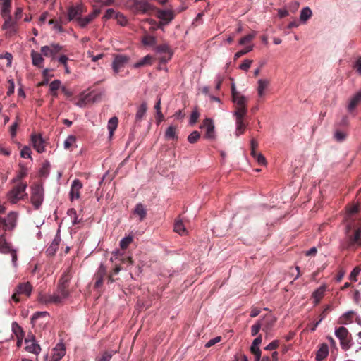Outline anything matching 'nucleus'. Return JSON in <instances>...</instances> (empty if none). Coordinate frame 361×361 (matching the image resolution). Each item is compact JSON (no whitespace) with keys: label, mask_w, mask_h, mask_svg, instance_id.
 Masks as SVG:
<instances>
[{"label":"nucleus","mask_w":361,"mask_h":361,"mask_svg":"<svg viewBox=\"0 0 361 361\" xmlns=\"http://www.w3.org/2000/svg\"><path fill=\"white\" fill-rule=\"evenodd\" d=\"M129 59L130 58L128 56L122 54H117L114 56V59L112 62V69L115 76L123 69L128 63Z\"/></svg>","instance_id":"10"},{"label":"nucleus","mask_w":361,"mask_h":361,"mask_svg":"<svg viewBox=\"0 0 361 361\" xmlns=\"http://www.w3.org/2000/svg\"><path fill=\"white\" fill-rule=\"evenodd\" d=\"M253 49V46L252 45H250V46H247L245 48H244L243 49L238 51L237 53H235V56H234V59H237L240 57H241L242 56L246 54L247 53L251 51Z\"/></svg>","instance_id":"46"},{"label":"nucleus","mask_w":361,"mask_h":361,"mask_svg":"<svg viewBox=\"0 0 361 361\" xmlns=\"http://www.w3.org/2000/svg\"><path fill=\"white\" fill-rule=\"evenodd\" d=\"M11 8V0H3L1 13L4 18L10 16Z\"/></svg>","instance_id":"29"},{"label":"nucleus","mask_w":361,"mask_h":361,"mask_svg":"<svg viewBox=\"0 0 361 361\" xmlns=\"http://www.w3.org/2000/svg\"><path fill=\"white\" fill-rule=\"evenodd\" d=\"M51 361H60L66 354V348L63 344H57L53 350Z\"/></svg>","instance_id":"20"},{"label":"nucleus","mask_w":361,"mask_h":361,"mask_svg":"<svg viewBox=\"0 0 361 361\" xmlns=\"http://www.w3.org/2000/svg\"><path fill=\"white\" fill-rule=\"evenodd\" d=\"M355 315V312L354 311H348L339 318L338 323L341 324H348L351 323Z\"/></svg>","instance_id":"25"},{"label":"nucleus","mask_w":361,"mask_h":361,"mask_svg":"<svg viewBox=\"0 0 361 361\" xmlns=\"http://www.w3.org/2000/svg\"><path fill=\"white\" fill-rule=\"evenodd\" d=\"M361 102V90L357 92L350 100L348 105V110L352 112L355 109L358 104Z\"/></svg>","instance_id":"22"},{"label":"nucleus","mask_w":361,"mask_h":361,"mask_svg":"<svg viewBox=\"0 0 361 361\" xmlns=\"http://www.w3.org/2000/svg\"><path fill=\"white\" fill-rule=\"evenodd\" d=\"M91 22L92 21L90 20L87 16L84 18H82L81 16L78 20V24L82 28L85 27Z\"/></svg>","instance_id":"52"},{"label":"nucleus","mask_w":361,"mask_h":361,"mask_svg":"<svg viewBox=\"0 0 361 361\" xmlns=\"http://www.w3.org/2000/svg\"><path fill=\"white\" fill-rule=\"evenodd\" d=\"M63 50V47L59 44H51L41 47L42 54L46 57H51V60H54L56 55Z\"/></svg>","instance_id":"11"},{"label":"nucleus","mask_w":361,"mask_h":361,"mask_svg":"<svg viewBox=\"0 0 361 361\" xmlns=\"http://www.w3.org/2000/svg\"><path fill=\"white\" fill-rule=\"evenodd\" d=\"M31 58H32V64L35 66H37L38 68L42 67L44 59L42 56L41 54L32 50L31 51Z\"/></svg>","instance_id":"24"},{"label":"nucleus","mask_w":361,"mask_h":361,"mask_svg":"<svg viewBox=\"0 0 361 361\" xmlns=\"http://www.w3.org/2000/svg\"><path fill=\"white\" fill-rule=\"evenodd\" d=\"M73 274V269L70 266L59 279L56 291L52 295L42 296L41 301L46 304H60L63 300L68 298L70 295V282Z\"/></svg>","instance_id":"1"},{"label":"nucleus","mask_w":361,"mask_h":361,"mask_svg":"<svg viewBox=\"0 0 361 361\" xmlns=\"http://www.w3.org/2000/svg\"><path fill=\"white\" fill-rule=\"evenodd\" d=\"M312 15V11L309 7H305L300 12V19L302 22H306L311 18Z\"/></svg>","instance_id":"34"},{"label":"nucleus","mask_w":361,"mask_h":361,"mask_svg":"<svg viewBox=\"0 0 361 361\" xmlns=\"http://www.w3.org/2000/svg\"><path fill=\"white\" fill-rule=\"evenodd\" d=\"M151 61H152V57L149 55H147L144 58H142L140 61H139L138 62L135 63L134 67L137 68L144 66L145 65H149V64H151Z\"/></svg>","instance_id":"40"},{"label":"nucleus","mask_w":361,"mask_h":361,"mask_svg":"<svg viewBox=\"0 0 361 361\" xmlns=\"http://www.w3.org/2000/svg\"><path fill=\"white\" fill-rule=\"evenodd\" d=\"M49 24H53L54 25V29L57 30L59 32H63V29L62 28V26L61 25L63 23H61L60 20L58 22L56 20H54V19H51L49 21Z\"/></svg>","instance_id":"56"},{"label":"nucleus","mask_w":361,"mask_h":361,"mask_svg":"<svg viewBox=\"0 0 361 361\" xmlns=\"http://www.w3.org/2000/svg\"><path fill=\"white\" fill-rule=\"evenodd\" d=\"M133 213L140 217V221H142L147 216V209L142 203L136 204Z\"/></svg>","instance_id":"23"},{"label":"nucleus","mask_w":361,"mask_h":361,"mask_svg":"<svg viewBox=\"0 0 361 361\" xmlns=\"http://www.w3.org/2000/svg\"><path fill=\"white\" fill-rule=\"evenodd\" d=\"M146 20L152 25L151 27L152 30H155L157 29H162L163 26L165 25L163 21H159L157 23L154 19H147Z\"/></svg>","instance_id":"43"},{"label":"nucleus","mask_w":361,"mask_h":361,"mask_svg":"<svg viewBox=\"0 0 361 361\" xmlns=\"http://www.w3.org/2000/svg\"><path fill=\"white\" fill-rule=\"evenodd\" d=\"M82 188V183L78 179H75L72 184L70 191V200L73 201L74 200H78L80 197V190Z\"/></svg>","instance_id":"14"},{"label":"nucleus","mask_w":361,"mask_h":361,"mask_svg":"<svg viewBox=\"0 0 361 361\" xmlns=\"http://www.w3.org/2000/svg\"><path fill=\"white\" fill-rule=\"evenodd\" d=\"M255 32L248 34L240 39L239 44L241 45H244L247 43H249L255 38Z\"/></svg>","instance_id":"47"},{"label":"nucleus","mask_w":361,"mask_h":361,"mask_svg":"<svg viewBox=\"0 0 361 361\" xmlns=\"http://www.w3.org/2000/svg\"><path fill=\"white\" fill-rule=\"evenodd\" d=\"M125 6L134 15L147 14L154 10V7L146 0H126Z\"/></svg>","instance_id":"4"},{"label":"nucleus","mask_w":361,"mask_h":361,"mask_svg":"<svg viewBox=\"0 0 361 361\" xmlns=\"http://www.w3.org/2000/svg\"><path fill=\"white\" fill-rule=\"evenodd\" d=\"M174 231L179 233L180 235H184L186 233V229L180 220H177L174 224Z\"/></svg>","instance_id":"35"},{"label":"nucleus","mask_w":361,"mask_h":361,"mask_svg":"<svg viewBox=\"0 0 361 361\" xmlns=\"http://www.w3.org/2000/svg\"><path fill=\"white\" fill-rule=\"evenodd\" d=\"M262 336L259 335V336H257L252 342V344L250 347V351L251 352H255V350H257V348H259V345H260V343H262Z\"/></svg>","instance_id":"50"},{"label":"nucleus","mask_w":361,"mask_h":361,"mask_svg":"<svg viewBox=\"0 0 361 361\" xmlns=\"http://www.w3.org/2000/svg\"><path fill=\"white\" fill-rule=\"evenodd\" d=\"M329 353L328 346L326 344H322L316 354L317 361H322Z\"/></svg>","instance_id":"26"},{"label":"nucleus","mask_w":361,"mask_h":361,"mask_svg":"<svg viewBox=\"0 0 361 361\" xmlns=\"http://www.w3.org/2000/svg\"><path fill=\"white\" fill-rule=\"evenodd\" d=\"M157 17L166 25L174 18V14L171 10L157 9Z\"/></svg>","instance_id":"17"},{"label":"nucleus","mask_w":361,"mask_h":361,"mask_svg":"<svg viewBox=\"0 0 361 361\" xmlns=\"http://www.w3.org/2000/svg\"><path fill=\"white\" fill-rule=\"evenodd\" d=\"M14 183L15 185L7 194V199L9 202L12 204L17 203L19 200L24 199V197L27 195L25 192L27 186L26 182H18Z\"/></svg>","instance_id":"5"},{"label":"nucleus","mask_w":361,"mask_h":361,"mask_svg":"<svg viewBox=\"0 0 361 361\" xmlns=\"http://www.w3.org/2000/svg\"><path fill=\"white\" fill-rule=\"evenodd\" d=\"M58 61L61 64H62L64 66L66 73L69 74L71 73V71L67 64L68 58L66 55H61L59 58Z\"/></svg>","instance_id":"44"},{"label":"nucleus","mask_w":361,"mask_h":361,"mask_svg":"<svg viewBox=\"0 0 361 361\" xmlns=\"http://www.w3.org/2000/svg\"><path fill=\"white\" fill-rule=\"evenodd\" d=\"M269 81L265 80H259L258 81L257 92L259 97H263L264 94V90L267 87Z\"/></svg>","instance_id":"36"},{"label":"nucleus","mask_w":361,"mask_h":361,"mask_svg":"<svg viewBox=\"0 0 361 361\" xmlns=\"http://www.w3.org/2000/svg\"><path fill=\"white\" fill-rule=\"evenodd\" d=\"M8 91H7V95L10 96L14 92L15 84H14V81L13 79L8 80Z\"/></svg>","instance_id":"62"},{"label":"nucleus","mask_w":361,"mask_h":361,"mask_svg":"<svg viewBox=\"0 0 361 361\" xmlns=\"http://www.w3.org/2000/svg\"><path fill=\"white\" fill-rule=\"evenodd\" d=\"M142 42L144 45L153 46L156 44V38L153 36L145 35L143 37Z\"/></svg>","instance_id":"42"},{"label":"nucleus","mask_w":361,"mask_h":361,"mask_svg":"<svg viewBox=\"0 0 361 361\" xmlns=\"http://www.w3.org/2000/svg\"><path fill=\"white\" fill-rule=\"evenodd\" d=\"M20 156L23 158H31V149L29 147L25 146L21 149Z\"/></svg>","instance_id":"55"},{"label":"nucleus","mask_w":361,"mask_h":361,"mask_svg":"<svg viewBox=\"0 0 361 361\" xmlns=\"http://www.w3.org/2000/svg\"><path fill=\"white\" fill-rule=\"evenodd\" d=\"M360 271V269L359 267H355L353 271H351L349 279L350 281H357V276L359 274Z\"/></svg>","instance_id":"57"},{"label":"nucleus","mask_w":361,"mask_h":361,"mask_svg":"<svg viewBox=\"0 0 361 361\" xmlns=\"http://www.w3.org/2000/svg\"><path fill=\"white\" fill-rule=\"evenodd\" d=\"M0 252L3 253H10L12 257V262L16 263L17 260L16 251L13 250L11 245L6 241L4 234L0 235Z\"/></svg>","instance_id":"12"},{"label":"nucleus","mask_w":361,"mask_h":361,"mask_svg":"<svg viewBox=\"0 0 361 361\" xmlns=\"http://www.w3.org/2000/svg\"><path fill=\"white\" fill-rule=\"evenodd\" d=\"M12 331L16 335V338H24L25 331L17 322L12 323Z\"/></svg>","instance_id":"32"},{"label":"nucleus","mask_w":361,"mask_h":361,"mask_svg":"<svg viewBox=\"0 0 361 361\" xmlns=\"http://www.w3.org/2000/svg\"><path fill=\"white\" fill-rule=\"evenodd\" d=\"M252 63V60L245 59L243 61V62L240 66V68L243 71H247L250 68Z\"/></svg>","instance_id":"60"},{"label":"nucleus","mask_w":361,"mask_h":361,"mask_svg":"<svg viewBox=\"0 0 361 361\" xmlns=\"http://www.w3.org/2000/svg\"><path fill=\"white\" fill-rule=\"evenodd\" d=\"M334 137L336 141L343 142L346 138V133L338 130L335 132Z\"/></svg>","instance_id":"51"},{"label":"nucleus","mask_w":361,"mask_h":361,"mask_svg":"<svg viewBox=\"0 0 361 361\" xmlns=\"http://www.w3.org/2000/svg\"><path fill=\"white\" fill-rule=\"evenodd\" d=\"M118 123V119L114 116L111 118L108 121V130L109 131L110 137H111L116 130Z\"/></svg>","instance_id":"31"},{"label":"nucleus","mask_w":361,"mask_h":361,"mask_svg":"<svg viewBox=\"0 0 361 361\" xmlns=\"http://www.w3.org/2000/svg\"><path fill=\"white\" fill-rule=\"evenodd\" d=\"M147 103L142 102L140 104V106L138 107V109L136 112L135 122L137 123L143 118V117L145 115V113L147 111Z\"/></svg>","instance_id":"27"},{"label":"nucleus","mask_w":361,"mask_h":361,"mask_svg":"<svg viewBox=\"0 0 361 361\" xmlns=\"http://www.w3.org/2000/svg\"><path fill=\"white\" fill-rule=\"evenodd\" d=\"M25 349L26 351L31 353H34L35 355H39L41 351L40 345L36 343L35 342H32L28 344H26Z\"/></svg>","instance_id":"28"},{"label":"nucleus","mask_w":361,"mask_h":361,"mask_svg":"<svg viewBox=\"0 0 361 361\" xmlns=\"http://www.w3.org/2000/svg\"><path fill=\"white\" fill-rule=\"evenodd\" d=\"M335 334L340 340V343L343 349L347 350L350 347L351 336L345 327H339L336 330Z\"/></svg>","instance_id":"9"},{"label":"nucleus","mask_w":361,"mask_h":361,"mask_svg":"<svg viewBox=\"0 0 361 361\" xmlns=\"http://www.w3.org/2000/svg\"><path fill=\"white\" fill-rule=\"evenodd\" d=\"M44 201V188L41 184L35 183L31 187L30 202L35 209H39Z\"/></svg>","instance_id":"7"},{"label":"nucleus","mask_w":361,"mask_h":361,"mask_svg":"<svg viewBox=\"0 0 361 361\" xmlns=\"http://www.w3.org/2000/svg\"><path fill=\"white\" fill-rule=\"evenodd\" d=\"M353 68L358 74L361 75V58L356 61Z\"/></svg>","instance_id":"64"},{"label":"nucleus","mask_w":361,"mask_h":361,"mask_svg":"<svg viewBox=\"0 0 361 361\" xmlns=\"http://www.w3.org/2000/svg\"><path fill=\"white\" fill-rule=\"evenodd\" d=\"M106 267L104 264H101L97 269V273L94 274L95 288H99L102 285L104 278L106 276Z\"/></svg>","instance_id":"18"},{"label":"nucleus","mask_w":361,"mask_h":361,"mask_svg":"<svg viewBox=\"0 0 361 361\" xmlns=\"http://www.w3.org/2000/svg\"><path fill=\"white\" fill-rule=\"evenodd\" d=\"M202 128L206 129L205 137L207 139H214L215 137L214 125L212 119L205 118L203 121Z\"/></svg>","instance_id":"16"},{"label":"nucleus","mask_w":361,"mask_h":361,"mask_svg":"<svg viewBox=\"0 0 361 361\" xmlns=\"http://www.w3.org/2000/svg\"><path fill=\"white\" fill-rule=\"evenodd\" d=\"M32 290V286L29 282L20 283L16 286L11 298L16 302H19L20 301V295H25L29 297Z\"/></svg>","instance_id":"8"},{"label":"nucleus","mask_w":361,"mask_h":361,"mask_svg":"<svg viewBox=\"0 0 361 361\" xmlns=\"http://www.w3.org/2000/svg\"><path fill=\"white\" fill-rule=\"evenodd\" d=\"M341 247L345 250H355L361 247V228L351 229L349 226L346 228L345 236L341 242Z\"/></svg>","instance_id":"3"},{"label":"nucleus","mask_w":361,"mask_h":361,"mask_svg":"<svg viewBox=\"0 0 361 361\" xmlns=\"http://www.w3.org/2000/svg\"><path fill=\"white\" fill-rule=\"evenodd\" d=\"M112 357V354L105 351L99 357L96 358V361H110Z\"/></svg>","instance_id":"53"},{"label":"nucleus","mask_w":361,"mask_h":361,"mask_svg":"<svg viewBox=\"0 0 361 361\" xmlns=\"http://www.w3.org/2000/svg\"><path fill=\"white\" fill-rule=\"evenodd\" d=\"M3 30H10L11 32L15 33L17 31V20L8 16L2 25Z\"/></svg>","instance_id":"21"},{"label":"nucleus","mask_w":361,"mask_h":361,"mask_svg":"<svg viewBox=\"0 0 361 361\" xmlns=\"http://www.w3.org/2000/svg\"><path fill=\"white\" fill-rule=\"evenodd\" d=\"M329 309H330V307L326 306V307L324 310V311L320 314L319 320L318 322H317L314 324V326L312 328V331H314L315 329L317 328V326H318V324L321 322V321L323 320L326 317V313L328 312V311H329Z\"/></svg>","instance_id":"54"},{"label":"nucleus","mask_w":361,"mask_h":361,"mask_svg":"<svg viewBox=\"0 0 361 361\" xmlns=\"http://www.w3.org/2000/svg\"><path fill=\"white\" fill-rule=\"evenodd\" d=\"M31 142L33 147L37 152L42 153L44 151V140L41 135L33 134L31 135Z\"/></svg>","instance_id":"19"},{"label":"nucleus","mask_w":361,"mask_h":361,"mask_svg":"<svg viewBox=\"0 0 361 361\" xmlns=\"http://www.w3.org/2000/svg\"><path fill=\"white\" fill-rule=\"evenodd\" d=\"M48 317V313L47 312H35L31 318V324L35 326L37 323V321L41 318H47Z\"/></svg>","instance_id":"38"},{"label":"nucleus","mask_w":361,"mask_h":361,"mask_svg":"<svg viewBox=\"0 0 361 361\" xmlns=\"http://www.w3.org/2000/svg\"><path fill=\"white\" fill-rule=\"evenodd\" d=\"M279 345V341L278 340H274L271 342L268 345L264 348L266 350H272L276 349Z\"/></svg>","instance_id":"58"},{"label":"nucleus","mask_w":361,"mask_h":361,"mask_svg":"<svg viewBox=\"0 0 361 361\" xmlns=\"http://www.w3.org/2000/svg\"><path fill=\"white\" fill-rule=\"evenodd\" d=\"M61 86V81L59 80H55L52 81L49 85L50 92L52 96H57V90L59 89Z\"/></svg>","instance_id":"37"},{"label":"nucleus","mask_w":361,"mask_h":361,"mask_svg":"<svg viewBox=\"0 0 361 361\" xmlns=\"http://www.w3.org/2000/svg\"><path fill=\"white\" fill-rule=\"evenodd\" d=\"M324 291L325 288L320 287L312 293V297L314 298L316 303H318L319 300L324 297Z\"/></svg>","instance_id":"39"},{"label":"nucleus","mask_w":361,"mask_h":361,"mask_svg":"<svg viewBox=\"0 0 361 361\" xmlns=\"http://www.w3.org/2000/svg\"><path fill=\"white\" fill-rule=\"evenodd\" d=\"M200 137V133L198 131H193L191 134L188 137V140L190 143H195Z\"/></svg>","instance_id":"45"},{"label":"nucleus","mask_w":361,"mask_h":361,"mask_svg":"<svg viewBox=\"0 0 361 361\" xmlns=\"http://www.w3.org/2000/svg\"><path fill=\"white\" fill-rule=\"evenodd\" d=\"M76 141V137L74 135H69L64 142V147L68 149Z\"/></svg>","instance_id":"49"},{"label":"nucleus","mask_w":361,"mask_h":361,"mask_svg":"<svg viewBox=\"0 0 361 361\" xmlns=\"http://www.w3.org/2000/svg\"><path fill=\"white\" fill-rule=\"evenodd\" d=\"M133 236L131 235H128L126 238H123L121 241H120V247L122 250H126L128 246L129 245L133 242Z\"/></svg>","instance_id":"41"},{"label":"nucleus","mask_w":361,"mask_h":361,"mask_svg":"<svg viewBox=\"0 0 361 361\" xmlns=\"http://www.w3.org/2000/svg\"><path fill=\"white\" fill-rule=\"evenodd\" d=\"M84 7L82 4L70 6L67 9L66 17L63 18H60L61 23L66 24L67 22L75 20L78 23V20L85 13Z\"/></svg>","instance_id":"6"},{"label":"nucleus","mask_w":361,"mask_h":361,"mask_svg":"<svg viewBox=\"0 0 361 361\" xmlns=\"http://www.w3.org/2000/svg\"><path fill=\"white\" fill-rule=\"evenodd\" d=\"M221 341V336H216L214 338L210 339L206 344V348H210L212 345H215L216 343L220 342Z\"/></svg>","instance_id":"59"},{"label":"nucleus","mask_w":361,"mask_h":361,"mask_svg":"<svg viewBox=\"0 0 361 361\" xmlns=\"http://www.w3.org/2000/svg\"><path fill=\"white\" fill-rule=\"evenodd\" d=\"M233 102L235 104V111L233 116L235 117L236 123V136H239L244 133L246 128V124L244 123V118L247 114V99L245 97L240 94L234 96L232 98Z\"/></svg>","instance_id":"2"},{"label":"nucleus","mask_w":361,"mask_h":361,"mask_svg":"<svg viewBox=\"0 0 361 361\" xmlns=\"http://www.w3.org/2000/svg\"><path fill=\"white\" fill-rule=\"evenodd\" d=\"M19 166L20 171L18 172V174L16 175V178H13V183L23 182L22 179L27 176V169L20 164H19Z\"/></svg>","instance_id":"30"},{"label":"nucleus","mask_w":361,"mask_h":361,"mask_svg":"<svg viewBox=\"0 0 361 361\" xmlns=\"http://www.w3.org/2000/svg\"><path fill=\"white\" fill-rule=\"evenodd\" d=\"M116 19L117 20V22L118 24H120L121 26H125L128 23L127 18L124 16L123 14L121 13H118L115 16Z\"/></svg>","instance_id":"48"},{"label":"nucleus","mask_w":361,"mask_h":361,"mask_svg":"<svg viewBox=\"0 0 361 361\" xmlns=\"http://www.w3.org/2000/svg\"><path fill=\"white\" fill-rule=\"evenodd\" d=\"M260 329H261V324L260 323H257L254 325L252 326L251 327V334L252 336H256L259 331H260Z\"/></svg>","instance_id":"63"},{"label":"nucleus","mask_w":361,"mask_h":361,"mask_svg":"<svg viewBox=\"0 0 361 361\" xmlns=\"http://www.w3.org/2000/svg\"><path fill=\"white\" fill-rule=\"evenodd\" d=\"M17 214L15 212H10L6 218H3L4 231H12L16 225Z\"/></svg>","instance_id":"15"},{"label":"nucleus","mask_w":361,"mask_h":361,"mask_svg":"<svg viewBox=\"0 0 361 361\" xmlns=\"http://www.w3.org/2000/svg\"><path fill=\"white\" fill-rule=\"evenodd\" d=\"M199 116H200V114L197 110L192 111L191 116H190V123L195 124L197 121Z\"/></svg>","instance_id":"61"},{"label":"nucleus","mask_w":361,"mask_h":361,"mask_svg":"<svg viewBox=\"0 0 361 361\" xmlns=\"http://www.w3.org/2000/svg\"><path fill=\"white\" fill-rule=\"evenodd\" d=\"M155 50L157 53L164 54V56L159 58L160 62L163 63L169 61L173 55L170 47L166 44H162L156 47Z\"/></svg>","instance_id":"13"},{"label":"nucleus","mask_w":361,"mask_h":361,"mask_svg":"<svg viewBox=\"0 0 361 361\" xmlns=\"http://www.w3.org/2000/svg\"><path fill=\"white\" fill-rule=\"evenodd\" d=\"M176 128L175 126H169L165 133V137L166 140H177L178 136L176 135Z\"/></svg>","instance_id":"33"}]
</instances>
